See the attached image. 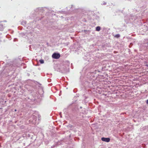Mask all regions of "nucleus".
<instances>
[{
	"label": "nucleus",
	"instance_id": "obj_1",
	"mask_svg": "<svg viewBox=\"0 0 148 148\" xmlns=\"http://www.w3.org/2000/svg\"><path fill=\"white\" fill-rule=\"evenodd\" d=\"M63 69H61V71L63 73H66L68 71V69H69V67L67 66H65L64 68V67H63Z\"/></svg>",
	"mask_w": 148,
	"mask_h": 148
},
{
	"label": "nucleus",
	"instance_id": "obj_2",
	"mask_svg": "<svg viewBox=\"0 0 148 148\" xmlns=\"http://www.w3.org/2000/svg\"><path fill=\"white\" fill-rule=\"evenodd\" d=\"M52 57L54 59H58L60 57V55L59 53H54L52 55Z\"/></svg>",
	"mask_w": 148,
	"mask_h": 148
},
{
	"label": "nucleus",
	"instance_id": "obj_3",
	"mask_svg": "<svg viewBox=\"0 0 148 148\" xmlns=\"http://www.w3.org/2000/svg\"><path fill=\"white\" fill-rule=\"evenodd\" d=\"M101 140L103 141L106 142H108L110 141V138H102L101 139Z\"/></svg>",
	"mask_w": 148,
	"mask_h": 148
},
{
	"label": "nucleus",
	"instance_id": "obj_4",
	"mask_svg": "<svg viewBox=\"0 0 148 148\" xmlns=\"http://www.w3.org/2000/svg\"><path fill=\"white\" fill-rule=\"evenodd\" d=\"M5 27V24L2 23H1L0 24V30L1 31H3Z\"/></svg>",
	"mask_w": 148,
	"mask_h": 148
},
{
	"label": "nucleus",
	"instance_id": "obj_5",
	"mask_svg": "<svg viewBox=\"0 0 148 148\" xmlns=\"http://www.w3.org/2000/svg\"><path fill=\"white\" fill-rule=\"evenodd\" d=\"M101 29L100 27L99 26H97L96 27V30L97 31H99Z\"/></svg>",
	"mask_w": 148,
	"mask_h": 148
},
{
	"label": "nucleus",
	"instance_id": "obj_6",
	"mask_svg": "<svg viewBox=\"0 0 148 148\" xmlns=\"http://www.w3.org/2000/svg\"><path fill=\"white\" fill-rule=\"evenodd\" d=\"M39 61L41 64H43L44 63V60L42 59L40 60Z\"/></svg>",
	"mask_w": 148,
	"mask_h": 148
},
{
	"label": "nucleus",
	"instance_id": "obj_7",
	"mask_svg": "<svg viewBox=\"0 0 148 148\" xmlns=\"http://www.w3.org/2000/svg\"><path fill=\"white\" fill-rule=\"evenodd\" d=\"M115 36L117 38H118L120 37V35L119 34H117Z\"/></svg>",
	"mask_w": 148,
	"mask_h": 148
},
{
	"label": "nucleus",
	"instance_id": "obj_8",
	"mask_svg": "<svg viewBox=\"0 0 148 148\" xmlns=\"http://www.w3.org/2000/svg\"><path fill=\"white\" fill-rule=\"evenodd\" d=\"M148 45V42H147V43H145V46H146L147 45Z\"/></svg>",
	"mask_w": 148,
	"mask_h": 148
},
{
	"label": "nucleus",
	"instance_id": "obj_9",
	"mask_svg": "<svg viewBox=\"0 0 148 148\" xmlns=\"http://www.w3.org/2000/svg\"><path fill=\"white\" fill-rule=\"evenodd\" d=\"M145 66H147V68L148 69V64H146Z\"/></svg>",
	"mask_w": 148,
	"mask_h": 148
},
{
	"label": "nucleus",
	"instance_id": "obj_10",
	"mask_svg": "<svg viewBox=\"0 0 148 148\" xmlns=\"http://www.w3.org/2000/svg\"><path fill=\"white\" fill-rule=\"evenodd\" d=\"M147 103L148 104V99L147 100Z\"/></svg>",
	"mask_w": 148,
	"mask_h": 148
},
{
	"label": "nucleus",
	"instance_id": "obj_11",
	"mask_svg": "<svg viewBox=\"0 0 148 148\" xmlns=\"http://www.w3.org/2000/svg\"><path fill=\"white\" fill-rule=\"evenodd\" d=\"M147 49H148V46H147Z\"/></svg>",
	"mask_w": 148,
	"mask_h": 148
},
{
	"label": "nucleus",
	"instance_id": "obj_12",
	"mask_svg": "<svg viewBox=\"0 0 148 148\" xmlns=\"http://www.w3.org/2000/svg\"><path fill=\"white\" fill-rule=\"evenodd\" d=\"M15 111H16V110H15Z\"/></svg>",
	"mask_w": 148,
	"mask_h": 148
},
{
	"label": "nucleus",
	"instance_id": "obj_13",
	"mask_svg": "<svg viewBox=\"0 0 148 148\" xmlns=\"http://www.w3.org/2000/svg\"><path fill=\"white\" fill-rule=\"evenodd\" d=\"M106 4V3H105L103 4Z\"/></svg>",
	"mask_w": 148,
	"mask_h": 148
}]
</instances>
